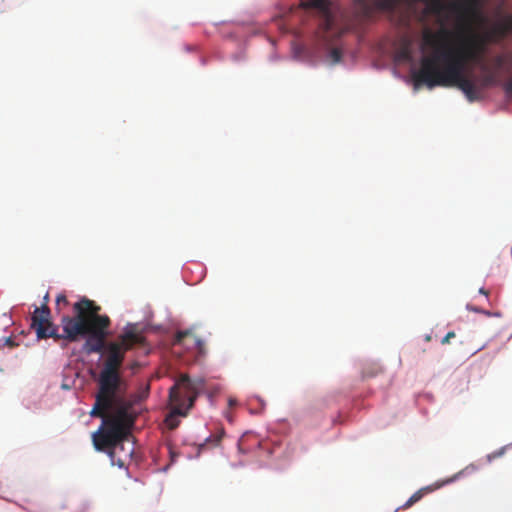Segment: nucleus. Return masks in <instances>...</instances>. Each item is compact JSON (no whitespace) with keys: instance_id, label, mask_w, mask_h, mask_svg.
Returning <instances> with one entry per match:
<instances>
[{"instance_id":"a211bd4d","label":"nucleus","mask_w":512,"mask_h":512,"mask_svg":"<svg viewBox=\"0 0 512 512\" xmlns=\"http://www.w3.org/2000/svg\"><path fill=\"white\" fill-rule=\"evenodd\" d=\"M455 337V332L453 331H450L446 334V336L442 339L441 343L442 344H448L450 342V339L451 338H454Z\"/></svg>"},{"instance_id":"6ab92c4d","label":"nucleus","mask_w":512,"mask_h":512,"mask_svg":"<svg viewBox=\"0 0 512 512\" xmlns=\"http://www.w3.org/2000/svg\"><path fill=\"white\" fill-rule=\"evenodd\" d=\"M228 405H229V407H234L235 405H237V401H236V399H234V398L230 397V398L228 399Z\"/></svg>"},{"instance_id":"7ed1b4c3","label":"nucleus","mask_w":512,"mask_h":512,"mask_svg":"<svg viewBox=\"0 0 512 512\" xmlns=\"http://www.w3.org/2000/svg\"><path fill=\"white\" fill-rule=\"evenodd\" d=\"M134 401L126 398H110L107 404H98V397L90 415L102 419V425L92 435L93 445L96 450H108L114 463L118 448H123V441H127L131 435L137 414L134 411Z\"/></svg>"},{"instance_id":"393cba45","label":"nucleus","mask_w":512,"mask_h":512,"mask_svg":"<svg viewBox=\"0 0 512 512\" xmlns=\"http://www.w3.org/2000/svg\"><path fill=\"white\" fill-rule=\"evenodd\" d=\"M511 25H512V18L510 19Z\"/></svg>"},{"instance_id":"4468645a","label":"nucleus","mask_w":512,"mask_h":512,"mask_svg":"<svg viewBox=\"0 0 512 512\" xmlns=\"http://www.w3.org/2000/svg\"><path fill=\"white\" fill-rule=\"evenodd\" d=\"M505 452V447L497 450V451H494L490 454L487 455V461L490 463L492 462L494 459L498 458V457H501Z\"/></svg>"},{"instance_id":"9d476101","label":"nucleus","mask_w":512,"mask_h":512,"mask_svg":"<svg viewBox=\"0 0 512 512\" xmlns=\"http://www.w3.org/2000/svg\"><path fill=\"white\" fill-rule=\"evenodd\" d=\"M134 453V447L130 444L127 448L125 447V443L123 442V448H118V454L115 456V460L119 467L125 466L127 460L131 459Z\"/></svg>"},{"instance_id":"b1692460","label":"nucleus","mask_w":512,"mask_h":512,"mask_svg":"<svg viewBox=\"0 0 512 512\" xmlns=\"http://www.w3.org/2000/svg\"><path fill=\"white\" fill-rule=\"evenodd\" d=\"M479 292H480L481 294L487 295V291H486L484 288H481V289L479 290Z\"/></svg>"},{"instance_id":"423d86ee","label":"nucleus","mask_w":512,"mask_h":512,"mask_svg":"<svg viewBox=\"0 0 512 512\" xmlns=\"http://www.w3.org/2000/svg\"><path fill=\"white\" fill-rule=\"evenodd\" d=\"M400 0H357L356 10L364 19H370L375 12L393 13Z\"/></svg>"},{"instance_id":"aec40b11","label":"nucleus","mask_w":512,"mask_h":512,"mask_svg":"<svg viewBox=\"0 0 512 512\" xmlns=\"http://www.w3.org/2000/svg\"><path fill=\"white\" fill-rule=\"evenodd\" d=\"M5 344H6L7 346H10V347L14 346V342H13V340H12L10 337H7V338L5 339Z\"/></svg>"},{"instance_id":"5701e85b","label":"nucleus","mask_w":512,"mask_h":512,"mask_svg":"<svg viewBox=\"0 0 512 512\" xmlns=\"http://www.w3.org/2000/svg\"><path fill=\"white\" fill-rule=\"evenodd\" d=\"M170 455H171V459H172V461H174V460H175V458L177 457V454H176V453H174L172 450H170Z\"/></svg>"},{"instance_id":"9b49d317","label":"nucleus","mask_w":512,"mask_h":512,"mask_svg":"<svg viewBox=\"0 0 512 512\" xmlns=\"http://www.w3.org/2000/svg\"><path fill=\"white\" fill-rule=\"evenodd\" d=\"M428 8L434 14H440L446 8L444 0H429Z\"/></svg>"},{"instance_id":"20e7f679","label":"nucleus","mask_w":512,"mask_h":512,"mask_svg":"<svg viewBox=\"0 0 512 512\" xmlns=\"http://www.w3.org/2000/svg\"><path fill=\"white\" fill-rule=\"evenodd\" d=\"M94 301L83 297L73 305L74 316L61 317L63 334L58 333V326L51 320V311L48 305L42 304L36 307L31 317V328L38 339L53 338L61 348H66L69 342H76L88 331V318L93 308Z\"/></svg>"},{"instance_id":"ddd939ff","label":"nucleus","mask_w":512,"mask_h":512,"mask_svg":"<svg viewBox=\"0 0 512 512\" xmlns=\"http://www.w3.org/2000/svg\"><path fill=\"white\" fill-rule=\"evenodd\" d=\"M189 334V331H178L174 338V344H181Z\"/></svg>"},{"instance_id":"f257e3e1","label":"nucleus","mask_w":512,"mask_h":512,"mask_svg":"<svg viewBox=\"0 0 512 512\" xmlns=\"http://www.w3.org/2000/svg\"><path fill=\"white\" fill-rule=\"evenodd\" d=\"M461 23L456 32L447 28L436 31L425 28L422 31L420 68L413 72L415 85L434 87H457L470 102L481 99V92L474 82L465 75L467 67L482 61L486 50L485 40L474 33H463L471 21L478 17L462 16L455 11ZM480 12V9L478 10Z\"/></svg>"},{"instance_id":"2eb2a0df","label":"nucleus","mask_w":512,"mask_h":512,"mask_svg":"<svg viewBox=\"0 0 512 512\" xmlns=\"http://www.w3.org/2000/svg\"><path fill=\"white\" fill-rule=\"evenodd\" d=\"M330 57L334 63H338L341 60L342 53L338 48H333L330 52Z\"/></svg>"},{"instance_id":"f8f14e48","label":"nucleus","mask_w":512,"mask_h":512,"mask_svg":"<svg viewBox=\"0 0 512 512\" xmlns=\"http://www.w3.org/2000/svg\"><path fill=\"white\" fill-rule=\"evenodd\" d=\"M69 304L68 300H67V297L65 294L61 293V294H58L57 297H56V310L58 312L61 311L62 307H65Z\"/></svg>"},{"instance_id":"f03ea898","label":"nucleus","mask_w":512,"mask_h":512,"mask_svg":"<svg viewBox=\"0 0 512 512\" xmlns=\"http://www.w3.org/2000/svg\"><path fill=\"white\" fill-rule=\"evenodd\" d=\"M101 307L94 302L88 318L87 337L83 344L86 354L103 353L105 360L98 378V404H107L110 398H125L120 394L123 380L120 368L123 364L125 353L136 345H141L144 337L137 331L136 326L129 324L118 336L116 341L106 342L111 320L107 315H100Z\"/></svg>"},{"instance_id":"0eeeda50","label":"nucleus","mask_w":512,"mask_h":512,"mask_svg":"<svg viewBox=\"0 0 512 512\" xmlns=\"http://www.w3.org/2000/svg\"><path fill=\"white\" fill-rule=\"evenodd\" d=\"M480 6V0H463L461 3H452L450 9L459 11L462 16L474 17L477 15Z\"/></svg>"},{"instance_id":"412c9836","label":"nucleus","mask_w":512,"mask_h":512,"mask_svg":"<svg viewBox=\"0 0 512 512\" xmlns=\"http://www.w3.org/2000/svg\"><path fill=\"white\" fill-rule=\"evenodd\" d=\"M221 439H222L221 435L215 436L213 439L214 445H218L220 443Z\"/></svg>"},{"instance_id":"4be33fe9","label":"nucleus","mask_w":512,"mask_h":512,"mask_svg":"<svg viewBox=\"0 0 512 512\" xmlns=\"http://www.w3.org/2000/svg\"><path fill=\"white\" fill-rule=\"evenodd\" d=\"M48 301H49V294L46 293L45 296H44V303L43 304L47 305Z\"/></svg>"},{"instance_id":"6e6552de","label":"nucleus","mask_w":512,"mask_h":512,"mask_svg":"<svg viewBox=\"0 0 512 512\" xmlns=\"http://www.w3.org/2000/svg\"><path fill=\"white\" fill-rule=\"evenodd\" d=\"M301 6L305 9H314L318 11L327 20L330 19L329 0H302Z\"/></svg>"},{"instance_id":"39448f33","label":"nucleus","mask_w":512,"mask_h":512,"mask_svg":"<svg viewBox=\"0 0 512 512\" xmlns=\"http://www.w3.org/2000/svg\"><path fill=\"white\" fill-rule=\"evenodd\" d=\"M201 379L192 380L187 374H182L175 381V384L169 390V403L171 413L166 417V423L170 429L177 427L176 416H186L190 410L199 391L203 388Z\"/></svg>"},{"instance_id":"f3484780","label":"nucleus","mask_w":512,"mask_h":512,"mask_svg":"<svg viewBox=\"0 0 512 512\" xmlns=\"http://www.w3.org/2000/svg\"><path fill=\"white\" fill-rule=\"evenodd\" d=\"M504 91L508 97H512V79L504 85Z\"/></svg>"},{"instance_id":"1a4fd4ad","label":"nucleus","mask_w":512,"mask_h":512,"mask_svg":"<svg viewBox=\"0 0 512 512\" xmlns=\"http://www.w3.org/2000/svg\"><path fill=\"white\" fill-rule=\"evenodd\" d=\"M462 472H460L461 474ZM459 473L456 474L455 476H453L452 478L444 481L443 483H441L440 485H437L436 487H432V486H427V487H424V488H421L420 490H418L417 492H415L403 505H402V509H408L410 508L412 505H414L416 502H418L426 493H429V492H432L433 490H435L436 488H439L441 487L442 485L444 484H448L450 482H452L454 479H456L458 477Z\"/></svg>"},{"instance_id":"dca6fc26","label":"nucleus","mask_w":512,"mask_h":512,"mask_svg":"<svg viewBox=\"0 0 512 512\" xmlns=\"http://www.w3.org/2000/svg\"><path fill=\"white\" fill-rule=\"evenodd\" d=\"M400 57L404 60H410L411 59V52H410V49L408 46L404 47L401 51H400Z\"/></svg>"}]
</instances>
